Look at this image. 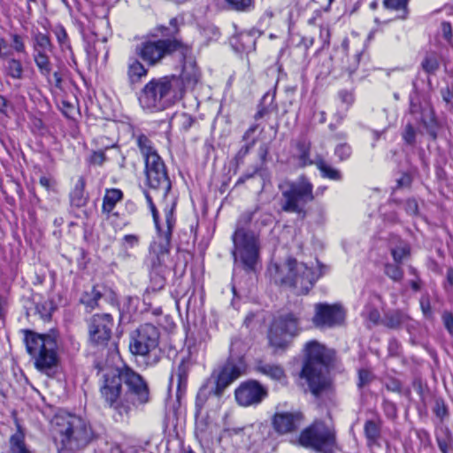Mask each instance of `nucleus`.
Here are the masks:
<instances>
[{
    "instance_id": "6e6d98bb",
    "label": "nucleus",
    "mask_w": 453,
    "mask_h": 453,
    "mask_svg": "<svg viewBox=\"0 0 453 453\" xmlns=\"http://www.w3.org/2000/svg\"><path fill=\"white\" fill-rule=\"evenodd\" d=\"M405 211L411 216L418 214V204L415 199H407L404 203Z\"/></svg>"
},
{
    "instance_id": "69168bd1",
    "label": "nucleus",
    "mask_w": 453,
    "mask_h": 453,
    "mask_svg": "<svg viewBox=\"0 0 453 453\" xmlns=\"http://www.w3.org/2000/svg\"><path fill=\"white\" fill-rule=\"evenodd\" d=\"M10 102L3 95H0V113L7 116L10 109Z\"/></svg>"
},
{
    "instance_id": "bf43d9fd",
    "label": "nucleus",
    "mask_w": 453,
    "mask_h": 453,
    "mask_svg": "<svg viewBox=\"0 0 453 453\" xmlns=\"http://www.w3.org/2000/svg\"><path fill=\"white\" fill-rule=\"evenodd\" d=\"M361 53L357 52L352 57L351 63L345 66V69L349 72V74H352L358 67L360 61Z\"/></svg>"
},
{
    "instance_id": "052dcab7",
    "label": "nucleus",
    "mask_w": 453,
    "mask_h": 453,
    "mask_svg": "<svg viewBox=\"0 0 453 453\" xmlns=\"http://www.w3.org/2000/svg\"><path fill=\"white\" fill-rule=\"evenodd\" d=\"M339 97L341 101L349 107L354 102V96L351 92L347 90H341L339 92Z\"/></svg>"
},
{
    "instance_id": "de8ad7c7",
    "label": "nucleus",
    "mask_w": 453,
    "mask_h": 453,
    "mask_svg": "<svg viewBox=\"0 0 453 453\" xmlns=\"http://www.w3.org/2000/svg\"><path fill=\"white\" fill-rule=\"evenodd\" d=\"M12 56V50L4 37H0V58L5 59Z\"/></svg>"
},
{
    "instance_id": "3c124183",
    "label": "nucleus",
    "mask_w": 453,
    "mask_h": 453,
    "mask_svg": "<svg viewBox=\"0 0 453 453\" xmlns=\"http://www.w3.org/2000/svg\"><path fill=\"white\" fill-rule=\"evenodd\" d=\"M403 138L408 144L415 143L416 131L411 124L406 125L403 133Z\"/></svg>"
},
{
    "instance_id": "ddd939ff",
    "label": "nucleus",
    "mask_w": 453,
    "mask_h": 453,
    "mask_svg": "<svg viewBox=\"0 0 453 453\" xmlns=\"http://www.w3.org/2000/svg\"><path fill=\"white\" fill-rule=\"evenodd\" d=\"M177 48L178 42L175 40L147 39L137 45L136 53L147 64L155 65Z\"/></svg>"
},
{
    "instance_id": "f03ea898",
    "label": "nucleus",
    "mask_w": 453,
    "mask_h": 453,
    "mask_svg": "<svg viewBox=\"0 0 453 453\" xmlns=\"http://www.w3.org/2000/svg\"><path fill=\"white\" fill-rule=\"evenodd\" d=\"M119 383L115 385V411L126 421L136 403L149 402V388L142 377L126 364L115 367Z\"/></svg>"
},
{
    "instance_id": "2f4dec72",
    "label": "nucleus",
    "mask_w": 453,
    "mask_h": 453,
    "mask_svg": "<svg viewBox=\"0 0 453 453\" xmlns=\"http://www.w3.org/2000/svg\"><path fill=\"white\" fill-rule=\"evenodd\" d=\"M85 180L83 177H80L75 184L74 188L71 192V203L73 205L76 207L83 206L86 203V196H85Z\"/></svg>"
},
{
    "instance_id": "bb28decb",
    "label": "nucleus",
    "mask_w": 453,
    "mask_h": 453,
    "mask_svg": "<svg viewBox=\"0 0 453 453\" xmlns=\"http://www.w3.org/2000/svg\"><path fill=\"white\" fill-rule=\"evenodd\" d=\"M409 1L410 0H383V7L388 11L396 12V19H405L409 14Z\"/></svg>"
},
{
    "instance_id": "cd10ccee",
    "label": "nucleus",
    "mask_w": 453,
    "mask_h": 453,
    "mask_svg": "<svg viewBox=\"0 0 453 453\" xmlns=\"http://www.w3.org/2000/svg\"><path fill=\"white\" fill-rule=\"evenodd\" d=\"M314 165L320 171L323 178H327L332 180H340L342 179L341 172L327 164L321 156L315 157Z\"/></svg>"
},
{
    "instance_id": "9b49d317",
    "label": "nucleus",
    "mask_w": 453,
    "mask_h": 453,
    "mask_svg": "<svg viewBox=\"0 0 453 453\" xmlns=\"http://www.w3.org/2000/svg\"><path fill=\"white\" fill-rule=\"evenodd\" d=\"M299 441L303 446L311 447L320 453H333L335 449L334 432L321 422H316L303 430Z\"/></svg>"
},
{
    "instance_id": "680f3d73",
    "label": "nucleus",
    "mask_w": 453,
    "mask_h": 453,
    "mask_svg": "<svg viewBox=\"0 0 453 453\" xmlns=\"http://www.w3.org/2000/svg\"><path fill=\"white\" fill-rule=\"evenodd\" d=\"M372 373L370 371L363 369L359 371V382L358 386L363 387L366 384H368L372 380Z\"/></svg>"
},
{
    "instance_id": "dca6fc26",
    "label": "nucleus",
    "mask_w": 453,
    "mask_h": 453,
    "mask_svg": "<svg viewBox=\"0 0 453 453\" xmlns=\"http://www.w3.org/2000/svg\"><path fill=\"white\" fill-rule=\"evenodd\" d=\"M234 395L239 405L248 407L259 404L267 396V389L258 381L250 380L241 383Z\"/></svg>"
},
{
    "instance_id": "338daca9",
    "label": "nucleus",
    "mask_w": 453,
    "mask_h": 453,
    "mask_svg": "<svg viewBox=\"0 0 453 453\" xmlns=\"http://www.w3.org/2000/svg\"><path fill=\"white\" fill-rule=\"evenodd\" d=\"M417 435L425 446L431 443L430 435L426 430H418Z\"/></svg>"
},
{
    "instance_id": "e433bc0d",
    "label": "nucleus",
    "mask_w": 453,
    "mask_h": 453,
    "mask_svg": "<svg viewBox=\"0 0 453 453\" xmlns=\"http://www.w3.org/2000/svg\"><path fill=\"white\" fill-rule=\"evenodd\" d=\"M101 296V293L96 289V288H93L89 292H85L81 296V302L87 308L93 310L97 305V302Z\"/></svg>"
},
{
    "instance_id": "4468645a",
    "label": "nucleus",
    "mask_w": 453,
    "mask_h": 453,
    "mask_svg": "<svg viewBox=\"0 0 453 453\" xmlns=\"http://www.w3.org/2000/svg\"><path fill=\"white\" fill-rule=\"evenodd\" d=\"M345 319V311L340 304L319 303L314 305L313 325L320 329L341 326Z\"/></svg>"
},
{
    "instance_id": "c03bdc74",
    "label": "nucleus",
    "mask_w": 453,
    "mask_h": 453,
    "mask_svg": "<svg viewBox=\"0 0 453 453\" xmlns=\"http://www.w3.org/2000/svg\"><path fill=\"white\" fill-rule=\"evenodd\" d=\"M113 211V189H107L103 202V213L106 218L111 217V212Z\"/></svg>"
},
{
    "instance_id": "39448f33",
    "label": "nucleus",
    "mask_w": 453,
    "mask_h": 453,
    "mask_svg": "<svg viewBox=\"0 0 453 453\" xmlns=\"http://www.w3.org/2000/svg\"><path fill=\"white\" fill-rule=\"evenodd\" d=\"M305 362L301 372L314 395H318L327 385L326 373L332 359V352L317 341L305 344Z\"/></svg>"
},
{
    "instance_id": "72a5a7b5",
    "label": "nucleus",
    "mask_w": 453,
    "mask_h": 453,
    "mask_svg": "<svg viewBox=\"0 0 453 453\" xmlns=\"http://www.w3.org/2000/svg\"><path fill=\"white\" fill-rule=\"evenodd\" d=\"M436 441L441 453L453 452V437L447 429L436 435Z\"/></svg>"
},
{
    "instance_id": "a878e982",
    "label": "nucleus",
    "mask_w": 453,
    "mask_h": 453,
    "mask_svg": "<svg viewBox=\"0 0 453 453\" xmlns=\"http://www.w3.org/2000/svg\"><path fill=\"white\" fill-rule=\"evenodd\" d=\"M5 62L3 66L4 73L13 79V80H20L23 77V65L19 59H17L13 57H9L4 59Z\"/></svg>"
},
{
    "instance_id": "864d4df0",
    "label": "nucleus",
    "mask_w": 453,
    "mask_h": 453,
    "mask_svg": "<svg viewBox=\"0 0 453 453\" xmlns=\"http://www.w3.org/2000/svg\"><path fill=\"white\" fill-rule=\"evenodd\" d=\"M441 319L446 330L453 336V313L445 311L442 313Z\"/></svg>"
},
{
    "instance_id": "473e14b6",
    "label": "nucleus",
    "mask_w": 453,
    "mask_h": 453,
    "mask_svg": "<svg viewBox=\"0 0 453 453\" xmlns=\"http://www.w3.org/2000/svg\"><path fill=\"white\" fill-rule=\"evenodd\" d=\"M11 453H32L26 445L25 435L19 428L10 438Z\"/></svg>"
},
{
    "instance_id": "f257e3e1",
    "label": "nucleus",
    "mask_w": 453,
    "mask_h": 453,
    "mask_svg": "<svg viewBox=\"0 0 453 453\" xmlns=\"http://www.w3.org/2000/svg\"><path fill=\"white\" fill-rule=\"evenodd\" d=\"M147 203L153 216V220L158 233V240H155L150 249L148 261L150 266L151 288L156 291L162 289L165 284L166 275L173 267L170 259L169 246L172 231L175 225L173 216L174 203L165 208V226H161L158 222V211L153 202L154 196L150 192H144Z\"/></svg>"
},
{
    "instance_id": "20e7f679",
    "label": "nucleus",
    "mask_w": 453,
    "mask_h": 453,
    "mask_svg": "<svg viewBox=\"0 0 453 453\" xmlns=\"http://www.w3.org/2000/svg\"><path fill=\"white\" fill-rule=\"evenodd\" d=\"M184 90L177 76H164L150 81L138 97L143 109L151 111H164L180 101Z\"/></svg>"
},
{
    "instance_id": "7ed1b4c3",
    "label": "nucleus",
    "mask_w": 453,
    "mask_h": 453,
    "mask_svg": "<svg viewBox=\"0 0 453 453\" xmlns=\"http://www.w3.org/2000/svg\"><path fill=\"white\" fill-rule=\"evenodd\" d=\"M51 424L58 453H74L85 448L93 438L89 423L81 416L59 411Z\"/></svg>"
},
{
    "instance_id": "a18cd8bd",
    "label": "nucleus",
    "mask_w": 453,
    "mask_h": 453,
    "mask_svg": "<svg viewBox=\"0 0 453 453\" xmlns=\"http://www.w3.org/2000/svg\"><path fill=\"white\" fill-rule=\"evenodd\" d=\"M441 32L443 39L453 48V28L449 22L443 21L441 24Z\"/></svg>"
},
{
    "instance_id": "9d476101",
    "label": "nucleus",
    "mask_w": 453,
    "mask_h": 453,
    "mask_svg": "<svg viewBox=\"0 0 453 453\" xmlns=\"http://www.w3.org/2000/svg\"><path fill=\"white\" fill-rule=\"evenodd\" d=\"M235 259L240 258L248 271H254L258 261L259 246L257 235L243 227H237L233 234Z\"/></svg>"
},
{
    "instance_id": "5fc2aeb1",
    "label": "nucleus",
    "mask_w": 453,
    "mask_h": 453,
    "mask_svg": "<svg viewBox=\"0 0 453 453\" xmlns=\"http://www.w3.org/2000/svg\"><path fill=\"white\" fill-rule=\"evenodd\" d=\"M180 125L183 130H188L195 122L194 118L187 113H182L178 117Z\"/></svg>"
},
{
    "instance_id": "8fccbe9b",
    "label": "nucleus",
    "mask_w": 453,
    "mask_h": 453,
    "mask_svg": "<svg viewBox=\"0 0 453 453\" xmlns=\"http://www.w3.org/2000/svg\"><path fill=\"white\" fill-rule=\"evenodd\" d=\"M88 160L90 164L101 165L106 160L105 151L104 150L93 151Z\"/></svg>"
},
{
    "instance_id": "4d7b16f0",
    "label": "nucleus",
    "mask_w": 453,
    "mask_h": 453,
    "mask_svg": "<svg viewBox=\"0 0 453 453\" xmlns=\"http://www.w3.org/2000/svg\"><path fill=\"white\" fill-rule=\"evenodd\" d=\"M385 387L388 391L392 392H400L402 388L401 382L395 379V378H389L385 382Z\"/></svg>"
},
{
    "instance_id": "37998d69",
    "label": "nucleus",
    "mask_w": 453,
    "mask_h": 453,
    "mask_svg": "<svg viewBox=\"0 0 453 453\" xmlns=\"http://www.w3.org/2000/svg\"><path fill=\"white\" fill-rule=\"evenodd\" d=\"M422 68L428 73H434L439 68V61L435 55H427L422 61Z\"/></svg>"
},
{
    "instance_id": "0e129e2a",
    "label": "nucleus",
    "mask_w": 453,
    "mask_h": 453,
    "mask_svg": "<svg viewBox=\"0 0 453 453\" xmlns=\"http://www.w3.org/2000/svg\"><path fill=\"white\" fill-rule=\"evenodd\" d=\"M39 182L41 186L48 191L53 189L55 185V180L47 176H42L39 180Z\"/></svg>"
},
{
    "instance_id": "13d9d810",
    "label": "nucleus",
    "mask_w": 453,
    "mask_h": 453,
    "mask_svg": "<svg viewBox=\"0 0 453 453\" xmlns=\"http://www.w3.org/2000/svg\"><path fill=\"white\" fill-rule=\"evenodd\" d=\"M420 307H421V310H422V312L424 314V316L426 318V319H432L433 318V312H432V309H431V304H430V301L428 298H421L420 300Z\"/></svg>"
},
{
    "instance_id": "09e8293b",
    "label": "nucleus",
    "mask_w": 453,
    "mask_h": 453,
    "mask_svg": "<svg viewBox=\"0 0 453 453\" xmlns=\"http://www.w3.org/2000/svg\"><path fill=\"white\" fill-rule=\"evenodd\" d=\"M237 11H247L252 5V0H226Z\"/></svg>"
},
{
    "instance_id": "79ce46f5",
    "label": "nucleus",
    "mask_w": 453,
    "mask_h": 453,
    "mask_svg": "<svg viewBox=\"0 0 453 453\" xmlns=\"http://www.w3.org/2000/svg\"><path fill=\"white\" fill-rule=\"evenodd\" d=\"M53 33L60 47L70 48L68 35L65 28L58 24L53 28Z\"/></svg>"
},
{
    "instance_id": "58836bf2",
    "label": "nucleus",
    "mask_w": 453,
    "mask_h": 453,
    "mask_svg": "<svg viewBox=\"0 0 453 453\" xmlns=\"http://www.w3.org/2000/svg\"><path fill=\"white\" fill-rule=\"evenodd\" d=\"M365 434L368 441V445H372L376 442L380 436V428L374 421L368 420L365 424Z\"/></svg>"
},
{
    "instance_id": "603ef678",
    "label": "nucleus",
    "mask_w": 453,
    "mask_h": 453,
    "mask_svg": "<svg viewBox=\"0 0 453 453\" xmlns=\"http://www.w3.org/2000/svg\"><path fill=\"white\" fill-rule=\"evenodd\" d=\"M335 155L341 159V160H344V159H347L350 154H351V149L350 147L346 144V143H342V144H339L336 148H335Z\"/></svg>"
},
{
    "instance_id": "2eb2a0df",
    "label": "nucleus",
    "mask_w": 453,
    "mask_h": 453,
    "mask_svg": "<svg viewBox=\"0 0 453 453\" xmlns=\"http://www.w3.org/2000/svg\"><path fill=\"white\" fill-rule=\"evenodd\" d=\"M245 370L243 357L231 354L218 376L215 394L220 395L226 387L244 373Z\"/></svg>"
},
{
    "instance_id": "1a4fd4ad",
    "label": "nucleus",
    "mask_w": 453,
    "mask_h": 453,
    "mask_svg": "<svg viewBox=\"0 0 453 453\" xmlns=\"http://www.w3.org/2000/svg\"><path fill=\"white\" fill-rule=\"evenodd\" d=\"M159 331L152 324H143L130 334L129 349L133 355L148 357V362L155 365L158 361Z\"/></svg>"
},
{
    "instance_id": "423d86ee",
    "label": "nucleus",
    "mask_w": 453,
    "mask_h": 453,
    "mask_svg": "<svg viewBox=\"0 0 453 453\" xmlns=\"http://www.w3.org/2000/svg\"><path fill=\"white\" fill-rule=\"evenodd\" d=\"M269 272L276 282L293 287L298 294L305 295L322 273L317 274L303 263L288 258L283 265L272 264Z\"/></svg>"
},
{
    "instance_id": "ea45409f",
    "label": "nucleus",
    "mask_w": 453,
    "mask_h": 453,
    "mask_svg": "<svg viewBox=\"0 0 453 453\" xmlns=\"http://www.w3.org/2000/svg\"><path fill=\"white\" fill-rule=\"evenodd\" d=\"M95 15L98 19V23L101 26H105L107 28H111V23H110V12L111 9L108 5L101 4L97 5L95 8Z\"/></svg>"
},
{
    "instance_id": "7c9ffc66",
    "label": "nucleus",
    "mask_w": 453,
    "mask_h": 453,
    "mask_svg": "<svg viewBox=\"0 0 453 453\" xmlns=\"http://www.w3.org/2000/svg\"><path fill=\"white\" fill-rule=\"evenodd\" d=\"M408 320V315L399 311H394L385 315L383 323L388 328L397 329L406 324Z\"/></svg>"
},
{
    "instance_id": "c9c22d12",
    "label": "nucleus",
    "mask_w": 453,
    "mask_h": 453,
    "mask_svg": "<svg viewBox=\"0 0 453 453\" xmlns=\"http://www.w3.org/2000/svg\"><path fill=\"white\" fill-rule=\"evenodd\" d=\"M391 255L396 264H401L410 255V247L404 242H400L398 245L391 247Z\"/></svg>"
},
{
    "instance_id": "a211bd4d",
    "label": "nucleus",
    "mask_w": 453,
    "mask_h": 453,
    "mask_svg": "<svg viewBox=\"0 0 453 453\" xmlns=\"http://www.w3.org/2000/svg\"><path fill=\"white\" fill-rule=\"evenodd\" d=\"M111 315L96 314L92 317L89 325V335L92 342L96 344L104 345L111 339Z\"/></svg>"
},
{
    "instance_id": "393cba45",
    "label": "nucleus",
    "mask_w": 453,
    "mask_h": 453,
    "mask_svg": "<svg viewBox=\"0 0 453 453\" xmlns=\"http://www.w3.org/2000/svg\"><path fill=\"white\" fill-rule=\"evenodd\" d=\"M33 39V53L37 52H51L53 44L50 36L40 31L32 33Z\"/></svg>"
},
{
    "instance_id": "4c0bfd02",
    "label": "nucleus",
    "mask_w": 453,
    "mask_h": 453,
    "mask_svg": "<svg viewBox=\"0 0 453 453\" xmlns=\"http://www.w3.org/2000/svg\"><path fill=\"white\" fill-rule=\"evenodd\" d=\"M147 69L139 61H134L128 69V75L132 82L140 81L142 77L146 76Z\"/></svg>"
},
{
    "instance_id": "6e6552de",
    "label": "nucleus",
    "mask_w": 453,
    "mask_h": 453,
    "mask_svg": "<svg viewBox=\"0 0 453 453\" xmlns=\"http://www.w3.org/2000/svg\"><path fill=\"white\" fill-rule=\"evenodd\" d=\"M281 209L287 212L296 213L301 218L306 215L305 205L314 199L313 186L305 176H300L281 187Z\"/></svg>"
},
{
    "instance_id": "774afa93",
    "label": "nucleus",
    "mask_w": 453,
    "mask_h": 453,
    "mask_svg": "<svg viewBox=\"0 0 453 453\" xmlns=\"http://www.w3.org/2000/svg\"><path fill=\"white\" fill-rule=\"evenodd\" d=\"M7 311V299L0 295V319H4Z\"/></svg>"
},
{
    "instance_id": "5701e85b",
    "label": "nucleus",
    "mask_w": 453,
    "mask_h": 453,
    "mask_svg": "<svg viewBox=\"0 0 453 453\" xmlns=\"http://www.w3.org/2000/svg\"><path fill=\"white\" fill-rule=\"evenodd\" d=\"M99 391L101 398L107 406H113V373H104L100 380Z\"/></svg>"
},
{
    "instance_id": "aec40b11",
    "label": "nucleus",
    "mask_w": 453,
    "mask_h": 453,
    "mask_svg": "<svg viewBox=\"0 0 453 453\" xmlns=\"http://www.w3.org/2000/svg\"><path fill=\"white\" fill-rule=\"evenodd\" d=\"M302 415L299 412L277 411L273 418V426L279 434H288L299 428Z\"/></svg>"
},
{
    "instance_id": "6ab92c4d",
    "label": "nucleus",
    "mask_w": 453,
    "mask_h": 453,
    "mask_svg": "<svg viewBox=\"0 0 453 453\" xmlns=\"http://www.w3.org/2000/svg\"><path fill=\"white\" fill-rule=\"evenodd\" d=\"M136 143L145 161V172L165 167V163L147 136L144 134L138 135Z\"/></svg>"
},
{
    "instance_id": "0eeeda50",
    "label": "nucleus",
    "mask_w": 453,
    "mask_h": 453,
    "mask_svg": "<svg viewBox=\"0 0 453 453\" xmlns=\"http://www.w3.org/2000/svg\"><path fill=\"white\" fill-rule=\"evenodd\" d=\"M25 343L28 354L35 359V367L48 372L58 365V342L56 336L27 331Z\"/></svg>"
},
{
    "instance_id": "a19ab883",
    "label": "nucleus",
    "mask_w": 453,
    "mask_h": 453,
    "mask_svg": "<svg viewBox=\"0 0 453 453\" xmlns=\"http://www.w3.org/2000/svg\"><path fill=\"white\" fill-rule=\"evenodd\" d=\"M400 264H386L384 272L387 276L395 281H399L403 277V271L399 265Z\"/></svg>"
},
{
    "instance_id": "e2e57ef3",
    "label": "nucleus",
    "mask_w": 453,
    "mask_h": 453,
    "mask_svg": "<svg viewBox=\"0 0 453 453\" xmlns=\"http://www.w3.org/2000/svg\"><path fill=\"white\" fill-rule=\"evenodd\" d=\"M441 94L443 101L453 108V89L451 90L449 88H442Z\"/></svg>"
},
{
    "instance_id": "49530a36",
    "label": "nucleus",
    "mask_w": 453,
    "mask_h": 453,
    "mask_svg": "<svg viewBox=\"0 0 453 453\" xmlns=\"http://www.w3.org/2000/svg\"><path fill=\"white\" fill-rule=\"evenodd\" d=\"M11 39L12 41V48L14 51H16L17 53L26 52V45L23 37L20 35L12 34Z\"/></svg>"
},
{
    "instance_id": "f3484780",
    "label": "nucleus",
    "mask_w": 453,
    "mask_h": 453,
    "mask_svg": "<svg viewBox=\"0 0 453 453\" xmlns=\"http://www.w3.org/2000/svg\"><path fill=\"white\" fill-rule=\"evenodd\" d=\"M146 173L147 183L155 196L163 200L164 209L170 205L171 202L175 203V199L168 198V193L171 189V181L166 173L165 167L150 170Z\"/></svg>"
},
{
    "instance_id": "c756f323",
    "label": "nucleus",
    "mask_w": 453,
    "mask_h": 453,
    "mask_svg": "<svg viewBox=\"0 0 453 453\" xmlns=\"http://www.w3.org/2000/svg\"><path fill=\"white\" fill-rule=\"evenodd\" d=\"M298 165L300 167H305L307 165H314V160L311 159L310 150L311 144L305 140H301L296 143Z\"/></svg>"
},
{
    "instance_id": "f8f14e48",
    "label": "nucleus",
    "mask_w": 453,
    "mask_h": 453,
    "mask_svg": "<svg viewBox=\"0 0 453 453\" xmlns=\"http://www.w3.org/2000/svg\"><path fill=\"white\" fill-rule=\"evenodd\" d=\"M299 331L298 318L288 313L275 319L269 331V342L276 349L287 346L289 339Z\"/></svg>"
},
{
    "instance_id": "4be33fe9",
    "label": "nucleus",
    "mask_w": 453,
    "mask_h": 453,
    "mask_svg": "<svg viewBox=\"0 0 453 453\" xmlns=\"http://www.w3.org/2000/svg\"><path fill=\"white\" fill-rule=\"evenodd\" d=\"M200 71L193 60L185 61L180 79L182 88H194L200 80Z\"/></svg>"
},
{
    "instance_id": "412c9836",
    "label": "nucleus",
    "mask_w": 453,
    "mask_h": 453,
    "mask_svg": "<svg viewBox=\"0 0 453 453\" xmlns=\"http://www.w3.org/2000/svg\"><path fill=\"white\" fill-rule=\"evenodd\" d=\"M217 432L218 426L216 424L204 418L196 419L195 434L202 446L210 447L212 445Z\"/></svg>"
},
{
    "instance_id": "c85d7f7f",
    "label": "nucleus",
    "mask_w": 453,
    "mask_h": 453,
    "mask_svg": "<svg viewBox=\"0 0 453 453\" xmlns=\"http://www.w3.org/2000/svg\"><path fill=\"white\" fill-rule=\"evenodd\" d=\"M33 58L41 75L50 81V76L52 71V65L50 63L48 52L33 53Z\"/></svg>"
},
{
    "instance_id": "b1692460",
    "label": "nucleus",
    "mask_w": 453,
    "mask_h": 453,
    "mask_svg": "<svg viewBox=\"0 0 453 453\" xmlns=\"http://www.w3.org/2000/svg\"><path fill=\"white\" fill-rule=\"evenodd\" d=\"M257 370L272 380L281 381L285 379L283 368L276 364L259 362Z\"/></svg>"
},
{
    "instance_id": "f704fd0d",
    "label": "nucleus",
    "mask_w": 453,
    "mask_h": 453,
    "mask_svg": "<svg viewBox=\"0 0 453 453\" xmlns=\"http://www.w3.org/2000/svg\"><path fill=\"white\" fill-rule=\"evenodd\" d=\"M140 238L136 234H125L119 241V255L129 256L128 250L138 246Z\"/></svg>"
}]
</instances>
